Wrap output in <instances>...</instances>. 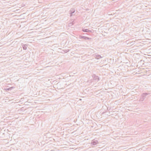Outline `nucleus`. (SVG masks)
Masks as SVG:
<instances>
[{"instance_id":"9d476101","label":"nucleus","mask_w":151,"mask_h":151,"mask_svg":"<svg viewBox=\"0 0 151 151\" xmlns=\"http://www.w3.org/2000/svg\"><path fill=\"white\" fill-rule=\"evenodd\" d=\"M73 24V22L72 23H70L69 24V26H72V25Z\"/></svg>"},{"instance_id":"f8f14e48","label":"nucleus","mask_w":151,"mask_h":151,"mask_svg":"<svg viewBox=\"0 0 151 151\" xmlns=\"http://www.w3.org/2000/svg\"><path fill=\"white\" fill-rule=\"evenodd\" d=\"M13 88H14V87H11L9 88V89H10V90H11Z\"/></svg>"},{"instance_id":"4468645a","label":"nucleus","mask_w":151,"mask_h":151,"mask_svg":"<svg viewBox=\"0 0 151 151\" xmlns=\"http://www.w3.org/2000/svg\"><path fill=\"white\" fill-rule=\"evenodd\" d=\"M109 15H111L112 14H109Z\"/></svg>"},{"instance_id":"20e7f679","label":"nucleus","mask_w":151,"mask_h":151,"mask_svg":"<svg viewBox=\"0 0 151 151\" xmlns=\"http://www.w3.org/2000/svg\"><path fill=\"white\" fill-rule=\"evenodd\" d=\"M94 78V79L95 80H98V81L99 80V78L98 76H96L95 74H93L92 76Z\"/></svg>"},{"instance_id":"7ed1b4c3","label":"nucleus","mask_w":151,"mask_h":151,"mask_svg":"<svg viewBox=\"0 0 151 151\" xmlns=\"http://www.w3.org/2000/svg\"><path fill=\"white\" fill-rule=\"evenodd\" d=\"M82 30L83 32H92V30H90L87 29H82Z\"/></svg>"},{"instance_id":"f03ea898","label":"nucleus","mask_w":151,"mask_h":151,"mask_svg":"<svg viewBox=\"0 0 151 151\" xmlns=\"http://www.w3.org/2000/svg\"><path fill=\"white\" fill-rule=\"evenodd\" d=\"M98 143V141L97 140L95 139H93L92 140L91 144L92 145H96Z\"/></svg>"},{"instance_id":"39448f33","label":"nucleus","mask_w":151,"mask_h":151,"mask_svg":"<svg viewBox=\"0 0 151 151\" xmlns=\"http://www.w3.org/2000/svg\"><path fill=\"white\" fill-rule=\"evenodd\" d=\"M136 7L138 9H142L141 4H139L136 5Z\"/></svg>"},{"instance_id":"1a4fd4ad","label":"nucleus","mask_w":151,"mask_h":151,"mask_svg":"<svg viewBox=\"0 0 151 151\" xmlns=\"http://www.w3.org/2000/svg\"><path fill=\"white\" fill-rule=\"evenodd\" d=\"M86 36H81V35H80L79 36V38L80 39H83L85 40H86Z\"/></svg>"},{"instance_id":"423d86ee","label":"nucleus","mask_w":151,"mask_h":151,"mask_svg":"<svg viewBox=\"0 0 151 151\" xmlns=\"http://www.w3.org/2000/svg\"><path fill=\"white\" fill-rule=\"evenodd\" d=\"M22 46L24 50H26L27 49V45L26 44H23L22 43Z\"/></svg>"},{"instance_id":"9b49d317","label":"nucleus","mask_w":151,"mask_h":151,"mask_svg":"<svg viewBox=\"0 0 151 151\" xmlns=\"http://www.w3.org/2000/svg\"><path fill=\"white\" fill-rule=\"evenodd\" d=\"M91 39V38L86 37V40H90Z\"/></svg>"},{"instance_id":"ddd939ff","label":"nucleus","mask_w":151,"mask_h":151,"mask_svg":"<svg viewBox=\"0 0 151 151\" xmlns=\"http://www.w3.org/2000/svg\"><path fill=\"white\" fill-rule=\"evenodd\" d=\"M6 90V91H9L10 90V89L9 88H6L5 89Z\"/></svg>"},{"instance_id":"6e6552de","label":"nucleus","mask_w":151,"mask_h":151,"mask_svg":"<svg viewBox=\"0 0 151 151\" xmlns=\"http://www.w3.org/2000/svg\"><path fill=\"white\" fill-rule=\"evenodd\" d=\"M75 12V10H73V11H72L71 10H70L69 11V14H70V16L71 17L72 16L73 13Z\"/></svg>"},{"instance_id":"f257e3e1","label":"nucleus","mask_w":151,"mask_h":151,"mask_svg":"<svg viewBox=\"0 0 151 151\" xmlns=\"http://www.w3.org/2000/svg\"><path fill=\"white\" fill-rule=\"evenodd\" d=\"M150 94L149 93H143L141 95L139 101H143L146 98L149 97L148 95Z\"/></svg>"},{"instance_id":"0eeeda50","label":"nucleus","mask_w":151,"mask_h":151,"mask_svg":"<svg viewBox=\"0 0 151 151\" xmlns=\"http://www.w3.org/2000/svg\"><path fill=\"white\" fill-rule=\"evenodd\" d=\"M102 58V57L100 55H96L95 57V58L97 59H99L100 58Z\"/></svg>"}]
</instances>
